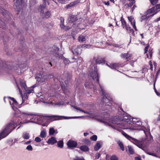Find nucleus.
I'll return each mask as SVG.
<instances>
[{"label":"nucleus","instance_id":"nucleus-31","mask_svg":"<svg viewBox=\"0 0 160 160\" xmlns=\"http://www.w3.org/2000/svg\"><path fill=\"white\" fill-rule=\"evenodd\" d=\"M118 145L121 149L122 151H124V148L123 144L122 142L119 141L118 142Z\"/></svg>","mask_w":160,"mask_h":160},{"label":"nucleus","instance_id":"nucleus-51","mask_svg":"<svg viewBox=\"0 0 160 160\" xmlns=\"http://www.w3.org/2000/svg\"><path fill=\"white\" fill-rule=\"evenodd\" d=\"M148 52L150 55V58H151L152 56V49H149L148 51Z\"/></svg>","mask_w":160,"mask_h":160},{"label":"nucleus","instance_id":"nucleus-3","mask_svg":"<svg viewBox=\"0 0 160 160\" xmlns=\"http://www.w3.org/2000/svg\"><path fill=\"white\" fill-rule=\"evenodd\" d=\"M90 76L94 80H95V78H96V81L98 84H99L100 88L101 89L102 97V100L103 102H105L106 104V105L110 107L112 104V99L109 95L105 93L101 86L99 83V77L97 68H95L94 71L90 72Z\"/></svg>","mask_w":160,"mask_h":160},{"label":"nucleus","instance_id":"nucleus-24","mask_svg":"<svg viewBox=\"0 0 160 160\" xmlns=\"http://www.w3.org/2000/svg\"><path fill=\"white\" fill-rule=\"evenodd\" d=\"M42 141H34L33 143L34 144L37 146H42L44 145H46L44 144V142H41Z\"/></svg>","mask_w":160,"mask_h":160},{"label":"nucleus","instance_id":"nucleus-52","mask_svg":"<svg viewBox=\"0 0 160 160\" xmlns=\"http://www.w3.org/2000/svg\"><path fill=\"white\" fill-rule=\"evenodd\" d=\"M148 47H149V45H148V44L146 45V46L145 47V48L144 52V53H147L148 50Z\"/></svg>","mask_w":160,"mask_h":160},{"label":"nucleus","instance_id":"nucleus-35","mask_svg":"<svg viewBox=\"0 0 160 160\" xmlns=\"http://www.w3.org/2000/svg\"><path fill=\"white\" fill-rule=\"evenodd\" d=\"M55 48L56 49L54 51V53H53V54L54 56H55L56 57H58L59 55V53L58 52V51L59 50V48L57 47H56Z\"/></svg>","mask_w":160,"mask_h":160},{"label":"nucleus","instance_id":"nucleus-12","mask_svg":"<svg viewBox=\"0 0 160 160\" xmlns=\"http://www.w3.org/2000/svg\"><path fill=\"white\" fill-rule=\"evenodd\" d=\"M8 98L10 99L12 101H9L10 104L12 105V107L13 109L14 108H16V107H18V102L15 100V99L13 98L9 97Z\"/></svg>","mask_w":160,"mask_h":160},{"label":"nucleus","instance_id":"nucleus-7","mask_svg":"<svg viewBox=\"0 0 160 160\" xmlns=\"http://www.w3.org/2000/svg\"><path fill=\"white\" fill-rule=\"evenodd\" d=\"M132 56V54L129 52H128L126 53H122L120 55L121 58L125 59L126 62H129L131 60Z\"/></svg>","mask_w":160,"mask_h":160},{"label":"nucleus","instance_id":"nucleus-28","mask_svg":"<svg viewBox=\"0 0 160 160\" xmlns=\"http://www.w3.org/2000/svg\"><path fill=\"white\" fill-rule=\"evenodd\" d=\"M22 137L25 139H28L30 137V135L29 133L27 132H24L22 134Z\"/></svg>","mask_w":160,"mask_h":160},{"label":"nucleus","instance_id":"nucleus-63","mask_svg":"<svg viewBox=\"0 0 160 160\" xmlns=\"http://www.w3.org/2000/svg\"><path fill=\"white\" fill-rule=\"evenodd\" d=\"M32 141H28L27 142H25L24 143V144H28L29 143H30Z\"/></svg>","mask_w":160,"mask_h":160},{"label":"nucleus","instance_id":"nucleus-47","mask_svg":"<svg viewBox=\"0 0 160 160\" xmlns=\"http://www.w3.org/2000/svg\"><path fill=\"white\" fill-rule=\"evenodd\" d=\"M151 3L153 5H154L156 4L158 2V0H150Z\"/></svg>","mask_w":160,"mask_h":160},{"label":"nucleus","instance_id":"nucleus-49","mask_svg":"<svg viewBox=\"0 0 160 160\" xmlns=\"http://www.w3.org/2000/svg\"><path fill=\"white\" fill-rule=\"evenodd\" d=\"M60 19L61 21V24H60V26H63V24H64V18L62 17H60Z\"/></svg>","mask_w":160,"mask_h":160},{"label":"nucleus","instance_id":"nucleus-22","mask_svg":"<svg viewBox=\"0 0 160 160\" xmlns=\"http://www.w3.org/2000/svg\"><path fill=\"white\" fill-rule=\"evenodd\" d=\"M22 88L23 90H26L27 88L26 82L24 81L21 80L20 82Z\"/></svg>","mask_w":160,"mask_h":160},{"label":"nucleus","instance_id":"nucleus-9","mask_svg":"<svg viewBox=\"0 0 160 160\" xmlns=\"http://www.w3.org/2000/svg\"><path fill=\"white\" fill-rule=\"evenodd\" d=\"M152 10L155 12H157V13L160 11V4H158L153 7L150 9H148L147 10V14H151L152 12Z\"/></svg>","mask_w":160,"mask_h":160},{"label":"nucleus","instance_id":"nucleus-57","mask_svg":"<svg viewBox=\"0 0 160 160\" xmlns=\"http://www.w3.org/2000/svg\"><path fill=\"white\" fill-rule=\"evenodd\" d=\"M17 88H18V89L19 90L20 93V94L21 95H22V90L20 88V87H19V86H18V85H17Z\"/></svg>","mask_w":160,"mask_h":160},{"label":"nucleus","instance_id":"nucleus-64","mask_svg":"<svg viewBox=\"0 0 160 160\" xmlns=\"http://www.w3.org/2000/svg\"><path fill=\"white\" fill-rule=\"evenodd\" d=\"M135 160H142L139 157H135Z\"/></svg>","mask_w":160,"mask_h":160},{"label":"nucleus","instance_id":"nucleus-32","mask_svg":"<svg viewBox=\"0 0 160 160\" xmlns=\"http://www.w3.org/2000/svg\"><path fill=\"white\" fill-rule=\"evenodd\" d=\"M127 31H129V33L131 34H132V35L133 36H134L135 35V34L134 33V31L133 29L130 26L128 27V28L127 29H126Z\"/></svg>","mask_w":160,"mask_h":160},{"label":"nucleus","instance_id":"nucleus-37","mask_svg":"<svg viewBox=\"0 0 160 160\" xmlns=\"http://www.w3.org/2000/svg\"><path fill=\"white\" fill-rule=\"evenodd\" d=\"M110 160H118V158L116 155H113L110 157Z\"/></svg>","mask_w":160,"mask_h":160},{"label":"nucleus","instance_id":"nucleus-44","mask_svg":"<svg viewBox=\"0 0 160 160\" xmlns=\"http://www.w3.org/2000/svg\"><path fill=\"white\" fill-rule=\"evenodd\" d=\"M144 150L145 151L146 153L148 155H152V156H155V157L156 156V154L154 153L149 152L148 150Z\"/></svg>","mask_w":160,"mask_h":160},{"label":"nucleus","instance_id":"nucleus-26","mask_svg":"<svg viewBox=\"0 0 160 160\" xmlns=\"http://www.w3.org/2000/svg\"><path fill=\"white\" fill-rule=\"evenodd\" d=\"M57 146L58 147L60 148H62L63 147V141H58V142H57Z\"/></svg>","mask_w":160,"mask_h":160},{"label":"nucleus","instance_id":"nucleus-2","mask_svg":"<svg viewBox=\"0 0 160 160\" xmlns=\"http://www.w3.org/2000/svg\"><path fill=\"white\" fill-rule=\"evenodd\" d=\"M124 119H126V118H122L118 116L111 117L109 120V122L113 124H115V125H112L109 124V125L113 128L118 130H119L118 128V127L123 129H129V128H132V123L135 124L139 121L138 119L133 118H132V121H130L129 122L128 120L127 119V121H124L122 123L119 122V121H122Z\"/></svg>","mask_w":160,"mask_h":160},{"label":"nucleus","instance_id":"nucleus-50","mask_svg":"<svg viewBox=\"0 0 160 160\" xmlns=\"http://www.w3.org/2000/svg\"><path fill=\"white\" fill-rule=\"evenodd\" d=\"M64 63L65 64H67L69 63L70 62V61L67 58H65L63 61Z\"/></svg>","mask_w":160,"mask_h":160},{"label":"nucleus","instance_id":"nucleus-30","mask_svg":"<svg viewBox=\"0 0 160 160\" xmlns=\"http://www.w3.org/2000/svg\"><path fill=\"white\" fill-rule=\"evenodd\" d=\"M35 87L34 86H33L32 87H31L30 88H28L26 89V92L28 93V94H29L30 93L32 92L33 91V88Z\"/></svg>","mask_w":160,"mask_h":160},{"label":"nucleus","instance_id":"nucleus-61","mask_svg":"<svg viewBox=\"0 0 160 160\" xmlns=\"http://www.w3.org/2000/svg\"><path fill=\"white\" fill-rule=\"evenodd\" d=\"M28 94V93L27 92H25V93H24V96L25 98H26V99H27L28 98V96L27 95Z\"/></svg>","mask_w":160,"mask_h":160},{"label":"nucleus","instance_id":"nucleus-25","mask_svg":"<svg viewBox=\"0 0 160 160\" xmlns=\"http://www.w3.org/2000/svg\"><path fill=\"white\" fill-rule=\"evenodd\" d=\"M60 82L61 83V87L62 88V89H63L65 88L66 87H67L68 84V81H64V83L65 84V85L64 84L63 82H62L61 81H60Z\"/></svg>","mask_w":160,"mask_h":160},{"label":"nucleus","instance_id":"nucleus-36","mask_svg":"<svg viewBox=\"0 0 160 160\" xmlns=\"http://www.w3.org/2000/svg\"><path fill=\"white\" fill-rule=\"evenodd\" d=\"M122 134L124 135V136L127 139H128L129 140V139L130 138H131L132 139V140H137V139H135V138H131L130 136H129V135H128L127 133H125V132H123V133Z\"/></svg>","mask_w":160,"mask_h":160},{"label":"nucleus","instance_id":"nucleus-60","mask_svg":"<svg viewBox=\"0 0 160 160\" xmlns=\"http://www.w3.org/2000/svg\"><path fill=\"white\" fill-rule=\"evenodd\" d=\"M56 138L54 137H51V138H49L48 140H56Z\"/></svg>","mask_w":160,"mask_h":160},{"label":"nucleus","instance_id":"nucleus-11","mask_svg":"<svg viewBox=\"0 0 160 160\" xmlns=\"http://www.w3.org/2000/svg\"><path fill=\"white\" fill-rule=\"evenodd\" d=\"M48 117L49 119L52 121L61 120L62 119V118L65 119H68L67 117L55 115L48 116Z\"/></svg>","mask_w":160,"mask_h":160},{"label":"nucleus","instance_id":"nucleus-14","mask_svg":"<svg viewBox=\"0 0 160 160\" xmlns=\"http://www.w3.org/2000/svg\"><path fill=\"white\" fill-rule=\"evenodd\" d=\"M128 18L129 21L131 22L133 28L136 31H137V29L136 26L135 21L133 17L132 16H128Z\"/></svg>","mask_w":160,"mask_h":160},{"label":"nucleus","instance_id":"nucleus-34","mask_svg":"<svg viewBox=\"0 0 160 160\" xmlns=\"http://www.w3.org/2000/svg\"><path fill=\"white\" fill-rule=\"evenodd\" d=\"M55 132V131L53 128H51L49 129V133L50 135H54Z\"/></svg>","mask_w":160,"mask_h":160},{"label":"nucleus","instance_id":"nucleus-6","mask_svg":"<svg viewBox=\"0 0 160 160\" xmlns=\"http://www.w3.org/2000/svg\"><path fill=\"white\" fill-rule=\"evenodd\" d=\"M92 62L96 65L101 64L103 65L107 62L105 58L102 57L100 56H96L93 57Z\"/></svg>","mask_w":160,"mask_h":160},{"label":"nucleus","instance_id":"nucleus-10","mask_svg":"<svg viewBox=\"0 0 160 160\" xmlns=\"http://www.w3.org/2000/svg\"><path fill=\"white\" fill-rule=\"evenodd\" d=\"M68 148L72 149L76 148L77 146V143L75 141H68L67 143Z\"/></svg>","mask_w":160,"mask_h":160},{"label":"nucleus","instance_id":"nucleus-42","mask_svg":"<svg viewBox=\"0 0 160 160\" xmlns=\"http://www.w3.org/2000/svg\"><path fill=\"white\" fill-rule=\"evenodd\" d=\"M51 16V13L49 11H47L44 14V16L43 18H48Z\"/></svg>","mask_w":160,"mask_h":160},{"label":"nucleus","instance_id":"nucleus-40","mask_svg":"<svg viewBox=\"0 0 160 160\" xmlns=\"http://www.w3.org/2000/svg\"><path fill=\"white\" fill-rule=\"evenodd\" d=\"M46 136V133L45 131L42 130L41 131L40 136L42 138H44Z\"/></svg>","mask_w":160,"mask_h":160},{"label":"nucleus","instance_id":"nucleus-5","mask_svg":"<svg viewBox=\"0 0 160 160\" xmlns=\"http://www.w3.org/2000/svg\"><path fill=\"white\" fill-rule=\"evenodd\" d=\"M126 9H130V12L132 13L135 9L137 8L136 4V0H121Z\"/></svg>","mask_w":160,"mask_h":160},{"label":"nucleus","instance_id":"nucleus-38","mask_svg":"<svg viewBox=\"0 0 160 160\" xmlns=\"http://www.w3.org/2000/svg\"><path fill=\"white\" fill-rule=\"evenodd\" d=\"M128 150L129 153L131 154H133L134 153V152L133 151V148L131 147L130 146L128 145Z\"/></svg>","mask_w":160,"mask_h":160},{"label":"nucleus","instance_id":"nucleus-56","mask_svg":"<svg viewBox=\"0 0 160 160\" xmlns=\"http://www.w3.org/2000/svg\"><path fill=\"white\" fill-rule=\"evenodd\" d=\"M59 2L61 3H65L67 0H58Z\"/></svg>","mask_w":160,"mask_h":160},{"label":"nucleus","instance_id":"nucleus-23","mask_svg":"<svg viewBox=\"0 0 160 160\" xmlns=\"http://www.w3.org/2000/svg\"><path fill=\"white\" fill-rule=\"evenodd\" d=\"M79 148L81 150L84 152L88 151L89 150L88 147L85 145L81 146Z\"/></svg>","mask_w":160,"mask_h":160},{"label":"nucleus","instance_id":"nucleus-4","mask_svg":"<svg viewBox=\"0 0 160 160\" xmlns=\"http://www.w3.org/2000/svg\"><path fill=\"white\" fill-rule=\"evenodd\" d=\"M11 16V14L7 11L0 7V28H5V22L7 23L12 19Z\"/></svg>","mask_w":160,"mask_h":160},{"label":"nucleus","instance_id":"nucleus-43","mask_svg":"<svg viewBox=\"0 0 160 160\" xmlns=\"http://www.w3.org/2000/svg\"><path fill=\"white\" fill-rule=\"evenodd\" d=\"M60 27L62 29H63L65 31L70 29L71 28L70 27L65 26L64 25V24H63V26H61Z\"/></svg>","mask_w":160,"mask_h":160},{"label":"nucleus","instance_id":"nucleus-59","mask_svg":"<svg viewBox=\"0 0 160 160\" xmlns=\"http://www.w3.org/2000/svg\"><path fill=\"white\" fill-rule=\"evenodd\" d=\"M13 141H8V142H7V143H8L9 144H10V146H12L13 145V144L12 143V142Z\"/></svg>","mask_w":160,"mask_h":160},{"label":"nucleus","instance_id":"nucleus-41","mask_svg":"<svg viewBox=\"0 0 160 160\" xmlns=\"http://www.w3.org/2000/svg\"><path fill=\"white\" fill-rule=\"evenodd\" d=\"M57 141H47L46 142V143H47L48 144L53 145L56 143Z\"/></svg>","mask_w":160,"mask_h":160},{"label":"nucleus","instance_id":"nucleus-21","mask_svg":"<svg viewBox=\"0 0 160 160\" xmlns=\"http://www.w3.org/2000/svg\"><path fill=\"white\" fill-rule=\"evenodd\" d=\"M120 20L121 21L122 26L123 28H125L126 29H127L128 28V27L129 26L127 25L126 22L123 18V16L121 17Z\"/></svg>","mask_w":160,"mask_h":160},{"label":"nucleus","instance_id":"nucleus-45","mask_svg":"<svg viewBox=\"0 0 160 160\" xmlns=\"http://www.w3.org/2000/svg\"><path fill=\"white\" fill-rule=\"evenodd\" d=\"M73 160H85L82 157H78V156L76 157L75 158L73 159Z\"/></svg>","mask_w":160,"mask_h":160},{"label":"nucleus","instance_id":"nucleus-19","mask_svg":"<svg viewBox=\"0 0 160 160\" xmlns=\"http://www.w3.org/2000/svg\"><path fill=\"white\" fill-rule=\"evenodd\" d=\"M82 47L81 46H78L76 48L73 50H72V52L73 54H76L77 55L80 54L82 52Z\"/></svg>","mask_w":160,"mask_h":160},{"label":"nucleus","instance_id":"nucleus-1","mask_svg":"<svg viewBox=\"0 0 160 160\" xmlns=\"http://www.w3.org/2000/svg\"><path fill=\"white\" fill-rule=\"evenodd\" d=\"M23 114L33 115L32 114L26 113H22V114L15 113L12 120L6 126L4 129L0 133V140L8 136L18 126L23 123L20 121L21 120V116Z\"/></svg>","mask_w":160,"mask_h":160},{"label":"nucleus","instance_id":"nucleus-48","mask_svg":"<svg viewBox=\"0 0 160 160\" xmlns=\"http://www.w3.org/2000/svg\"><path fill=\"white\" fill-rule=\"evenodd\" d=\"M26 149L28 151H32V146L29 145L27 146Z\"/></svg>","mask_w":160,"mask_h":160},{"label":"nucleus","instance_id":"nucleus-39","mask_svg":"<svg viewBox=\"0 0 160 160\" xmlns=\"http://www.w3.org/2000/svg\"><path fill=\"white\" fill-rule=\"evenodd\" d=\"M148 14H147L146 13V15H143L141 17V21L142 22L143 20H144L146 19H148V16H147V15Z\"/></svg>","mask_w":160,"mask_h":160},{"label":"nucleus","instance_id":"nucleus-33","mask_svg":"<svg viewBox=\"0 0 160 160\" xmlns=\"http://www.w3.org/2000/svg\"><path fill=\"white\" fill-rule=\"evenodd\" d=\"M85 38L83 36H80L78 37V41L80 42H82L85 41Z\"/></svg>","mask_w":160,"mask_h":160},{"label":"nucleus","instance_id":"nucleus-54","mask_svg":"<svg viewBox=\"0 0 160 160\" xmlns=\"http://www.w3.org/2000/svg\"><path fill=\"white\" fill-rule=\"evenodd\" d=\"M152 13L153 14L150 15L149 16H148V18H149L150 17H152L155 14L157 13V12H155L153 10H152V12L151 13Z\"/></svg>","mask_w":160,"mask_h":160},{"label":"nucleus","instance_id":"nucleus-62","mask_svg":"<svg viewBox=\"0 0 160 160\" xmlns=\"http://www.w3.org/2000/svg\"><path fill=\"white\" fill-rule=\"evenodd\" d=\"M103 3L105 5H107V6H109V3L108 1L107 2H104Z\"/></svg>","mask_w":160,"mask_h":160},{"label":"nucleus","instance_id":"nucleus-27","mask_svg":"<svg viewBox=\"0 0 160 160\" xmlns=\"http://www.w3.org/2000/svg\"><path fill=\"white\" fill-rule=\"evenodd\" d=\"M44 76H42V75H38V76H37L36 78H38V79L37 80H39V81L41 82H43L45 81V78H44Z\"/></svg>","mask_w":160,"mask_h":160},{"label":"nucleus","instance_id":"nucleus-13","mask_svg":"<svg viewBox=\"0 0 160 160\" xmlns=\"http://www.w3.org/2000/svg\"><path fill=\"white\" fill-rule=\"evenodd\" d=\"M105 64L109 68L113 69H116L117 68L120 67L121 66V64L119 63H113L109 65L107 62H106Z\"/></svg>","mask_w":160,"mask_h":160},{"label":"nucleus","instance_id":"nucleus-46","mask_svg":"<svg viewBox=\"0 0 160 160\" xmlns=\"http://www.w3.org/2000/svg\"><path fill=\"white\" fill-rule=\"evenodd\" d=\"M91 140H97V135H94L90 138Z\"/></svg>","mask_w":160,"mask_h":160},{"label":"nucleus","instance_id":"nucleus-17","mask_svg":"<svg viewBox=\"0 0 160 160\" xmlns=\"http://www.w3.org/2000/svg\"><path fill=\"white\" fill-rule=\"evenodd\" d=\"M103 145V143L100 141H98L94 147V149L95 151H98Z\"/></svg>","mask_w":160,"mask_h":160},{"label":"nucleus","instance_id":"nucleus-16","mask_svg":"<svg viewBox=\"0 0 160 160\" xmlns=\"http://www.w3.org/2000/svg\"><path fill=\"white\" fill-rule=\"evenodd\" d=\"M143 141H133L132 142L139 148H142L143 150L144 148V145L143 143Z\"/></svg>","mask_w":160,"mask_h":160},{"label":"nucleus","instance_id":"nucleus-55","mask_svg":"<svg viewBox=\"0 0 160 160\" xmlns=\"http://www.w3.org/2000/svg\"><path fill=\"white\" fill-rule=\"evenodd\" d=\"M100 154L98 153H97L96 154L95 158L96 159H99L100 157Z\"/></svg>","mask_w":160,"mask_h":160},{"label":"nucleus","instance_id":"nucleus-29","mask_svg":"<svg viewBox=\"0 0 160 160\" xmlns=\"http://www.w3.org/2000/svg\"><path fill=\"white\" fill-rule=\"evenodd\" d=\"M46 6V4L44 5V3H43V4L42 5H41L40 6V12L41 13L43 14L44 12L43 10L45 8Z\"/></svg>","mask_w":160,"mask_h":160},{"label":"nucleus","instance_id":"nucleus-58","mask_svg":"<svg viewBox=\"0 0 160 160\" xmlns=\"http://www.w3.org/2000/svg\"><path fill=\"white\" fill-rule=\"evenodd\" d=\"M155 83H154V89L155 92H156L157 95L158 96H159V94L158 93V92H157V91L156 89V88H155Z\"/></svg>","mask_w":160,"mask_h":160},{"label":"nucleus","instance_id":"nucleus-18","mask_svg":"<svg viewBox=\"0 0 160 160\" xmlns=\"http://www.w3.org/2000/svg\"><path fill=\"white\" fill-rule=\"evenodd\" d=\"M132 128H129V129L132 130H137L139 129L138 128L140 127L142 125V123L141 121L139 120L136 123H135V124L132 123Z\"/></svg>","mask_w":160,"mask_h":160},{"label":"nucleus","instance_id":"nucleus-53","mask_svg":"<svg viewBox=\"0 0 160 160\" xmlns=\"http://www.w3.org/2000/svg\"><path fill=\"white\" fill-rule=\"evenodd\" d=\"M148 135L150 137V139L149 140H153V137L150 134H149ZM141 140H148V139L147 138H145L144 139H141Z\"/></svg>","mask_w":160,"mask_h":160},{"label":"nucleus","instance_id":"nucleus-15","mask_svg":"<svg viewBox=\"0 0 160 160\" xmlns=\"http://www.w3.org/2000/svg\"><path fill=\"white\" fill-rule=\"evenodd\" d=\"M78 18L76 16L72 14H70L68 18V20L70 23H72L76 21Z\"/></svg>","mask_w":160,"mask_h":160},{"label":"nucleus","instance_id":"nucleus-8","mask_svg":"<svg viewBox=\"0 0 160 160\" xmlns=\"http://www.w3.org/2000/svg\"><path fill=\"white\" fill-rule=\"evenodd\" d=\"M23 0H16L14 5L17 11L19 12L22 7Z\"/></svg>","mask_w":160,"mask_h":160},{"label":"nucleus","instance_id":"nucleus-20","mask_svg":"<svg viewBox=\"0 0 160 160\" xmlns=\"http://www.w3.org/2000/svg\"><path fill=\"white\" fill-rule=\"evenodd\" d=\"M80 0H76L74 2H72L67 5L66 8H71V7L74 6L75 5L78 4L80 2Z\"/></svg>","mask_w":160,"mask_h":160}]
</instances>
